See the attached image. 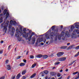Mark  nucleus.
I'll return each mask as SVG.
<instances>
[{
	"mask_svg": "<svg viewBox=\"0 0 79 79\" xmlns=\"http://www.w3.org/2000/svg\"><path fill=\"white\" fill-rule=\"evenodd\" d=\"M58 30H56L54 31L55 32L52 31L51 32L49 35L48 34H46L45 35V37L47 39H51L52 40H53V38H54V36H56V33H58Z\"/></svg>",
	"mask_w": 79,
	"mask_h": 79,
	"instance_id": "obj_1",
	"label": "nucleus"
},
{
	"mask_svg": "<svg viewBox=\"0 0 79 79\" xmlns=\"http://www.w3.org/2000/svg\"><path fill=\"white\" fill-rule=\"evenodd\" d=\"M27 30L26 28H24L23 29V31L22 32V35L23 37L25 38H27L28 37V33H27L25 31H26Z\"/></svg>",
	"mask_w": 79,
	"mask_h": 79,
	"instance_id": "obj_2",
	"label": "nucleus"
},
{
	"mask_svg": "<svg viewBox=\"0 0 79 79\" xmlns=\"http://www.w3.org/2000/svg\"><path fill=\"white\" fill-rule=\"evenodd\" d=\"M23 35V33H21L20 31H17L16 33L15 34V36L16 37L19 38L20 36H21Z\"/></svg>",
	"mask_w": 79,
	"mask_h": 79,
	"instance_id": "obj_3",
	"label": "nucleus"
},
{
	"mask_svg": "<svg viewBox=\"0 0 79 79\" xmlns=\"http://www.w3.org/2000/svg\"><path fill=\"white\" fill-rule=\"evenodd\" d=\"M63 55H64V52H59L57 54V55L58 57L61 56H63Z\"/></svg>",
	"mask_w": 79,
	"mask_h": 79,
	"instance_id": "obj_4",
	"label": "nucleus"
},
{
	"mask_svg": "<svg viewBox=\"0 0 79 79\" xmlns=\"http://www.w3.org/2000/svg\"><path fill=\"white\" fill-rule=\"evenodd\" d=\"M66 59V57H63L58 59L59 61H65Z\"/></svg>",
	"mask_w": 79,
	"mask_h": 79,
	"instance_id": "obj_5",
	"label": "nucleus"
},
{
	"mask_svg": "<svg viewBox=\"0 0 79 79\" xmlns=\"http://www.w3.org/2000/svg\"><path fill=\"white\" fill-rule=\"evenodd\" d=\"M71 36L72 39L73 38L74 39H76V38H77V36L76 35V33H74V31H73V35H72Z\"/></svg>",
	"mask_w": 79,
	"mask_h": 79,
	"instance_id": "obj_6",
	"label": "nucleus"
},
{
	"mask_svg": "<svg viewBox=\"0 0 79 79\" xmlns=\"http://www.w3.org/2000/svg\"><path fill=\"white\" fill-rule=\"evenodd\" d=\"M2 31L6 33V31H7V26L6 25L4 26Z\"/></svg>",
	"mask_w": 79,
	"mask_h": 79,
	"instance_id": "obj_7",
	"label": "nucleus"
},
{
	"mask_svg": "<svg viewBox=\"0 0 79 79\" xmlns=\"http://www.w3.org/2000/svg\"><path fill=\"white\" fill-rule=\"evenodd\" d=\"M34 32H33V33H31V35L29 36V37L28 38V41H31V38H32V35H34Z\"/></svg>",
	"mask_w": 79,
	"mask_h": 79,
	"instance_id": "obj_8",
	"label": "nucleus"
},
{
	"mask_svg": "<svg viewBox=\"0 0 79 79\" xmlns=\"http://www.w3.org/2000/svg\"><path fill=\"white\" fill-rule=\"evenodd\" d=\"M65 37H69V32L68 31H66V33L65 34Z\"/></svg>",
	"mask_w": 79,
	"mask_h": 79,
	"instance_id": "obj_9",
	"label": "nucleus"
},
{
	"mask_svg": "<svg viewBox=\"0 0 79 79\" xmlns=\"http://www.w3.org/2000/svg\"><path fill=\"white\" fill-rule=\"evenodd\" d=\"M74 47V45H71L68 48L67 50L72 49V48H73V47Z\"/></svg>",
	"mask_w": 79,
	"mask_h": 79,
	"instance_id": "obj_10",
	"label": "nucleus"
},
{
	"mask_svg": "<svg viewBox=\"0 0 79 79\" xmlns=\"http://www.w3.org/2000/svg\"><path fill=\"white\" fill-rule=\"evenodd\" d=\"M10 23L11 25H12L13 24L14 25H15V24H16V22L15 21H10Z\"/></svg>",
	"mask_w": 79,
	"mask_h": 79,
	"instance_id": "obj_11",
	"label": "nucleus"
},
{
	"mask_svg": "<svg viewBox=\"0 0 79 79\" xmlns=\"http://www.w3.org/2000/svg\"><path fill=\"white\" fill-rule=\"evenodd\" d=\"M51 76H56V72H52L50 73Z\"/></svg>",
	"mask_w": 79,
	"mask_h": 79,
	"instance_id": "obj_12",
	"label": "nucleus"
},
{
	"mask_svg": "<svg viewBox=\"0 0 79 79\" xmlns=\"http://www.w3.org/2000/svg\"><path fill=\"white\" fill-rule=\"evenodd\" d=\"M32 41L33 42V44H34V43H35V36H33L32 38Z\"/></svg>",
	"mask_w": 79,
	"mask_h": 79,
	"instance_id": "obj_13",
	"label": "nucleus"
},
{
	"mask_svg": "<svg viewBox=\"0 0 79 79\" xmlns=\"http://www.w3.org/2000/svg\"><path fill=\"white\" fill-rule=\"evenodd\" d=\"M20 77H21V74L20 73H19L17 74L16 77V79H19Z\"/></svg>",
	"mask_w": 79,
	"mask_h": 79,
	"instance_id": "obj_14",
	"label": "nucleus"
},
{
	"mask_svg": "<svg viewBox=\"0 0 79 79\" xmlns=\"http://www.w3.org/2000/svg\"><path fill=\"white\" fill-rule=\"evenodd\" d=\"M48 55H44L42 56L43 59H47L48 58Z\"/></svg>",
	"mask_w": 79,
	"mask_h": 79,
	"instance_id": "obj_15",
	"label": "nucleus"
},
{
	"mask_svg": "<svg viewBox=\"0 0 79 79\" xmlns=\"http://www.w3.org/2000/svg\"><path fill=\"white\" fill-rule=\"evenodd\" d=\"M25 64H26L25 63H22L19 64V66H25Z\"/></svg>",
	"mask_w": 79,
	"mask_h": 79,
	"instance_id": "obj_16",
	"label": "nucleus"
},
{
	"mask_svg": "<svg viewBox=\"0 0 79 79\" xmlns=\"http://www.w3.org/2000/svg\"><path fill=\"white\" fill-rule=\"evenodd\" d=\"M35 76H36V73H34L30 77V78H33V77H35Z\"/></svg>",
	"mask_w": 79,
	"mask_h": 79,
	"instance_id": "obj_17",
	"label": "nucleus"
},
{
	"mask_svg": "<svg viewBox=\"0 0 79 79\" xmlns=\"http://www.w3.org/2000/svg\"><path fill=\"white\" fill-rule=\"evenodd\" d=\"M15 32V28L14 27H13L12 28V32L13 34H13H14V32Z\"/></svg>",
	"mask_w": 79,
	"mask_h": 79,
	"instance_id": "obj_18",
	"label": "nucleus"
},
{
	"mask_svg": "<svg viewBox=\"0 0 79 79\" xmlns=\"http://www.w3.org/2000/svg\"><path fill=\"white\" fill-rule=\"evenodd\" d=\"M42 55L40 54L37 55L36 56V58H41V57H42Z\"/></svg>",
	"mask_w": 79,
	"mask_h": 79,
	"instance_id": "obj_19",
	"label": "nucleus"
},
{
	"mask_svg": "<svg viewBox=\"0 0 79 79\" xmlns=\"http://www.w3.org/2000/svg\"><path fill=\"white\" fill-rule=\"evenodd\" d=\"M7 67L8 70H11V66L10 65H8L7 66Z\"/></svg>",
	"mask_w": 79,
	"mask_h": 79,
	"instance_id": "obj_20",
	"label": "nucleus"
},
{
	"mask_svg": "<svg viewBox=\"0 0 79 79\" xmlns=\"http://www.w3.org/2000/svg\"><path fill=\"white\" fill-rule=\"evenodd\" d=\"M8 16H9V13L7 12L6 15V19H7L8 17Z\"/></svg>",
	"mask_w": 79,
	"mask_h": 79,
	"instance_id": "obj_21",
	"label": "nucleus"
},
{
	"mask_svg": "<svg viewBox=\"0 0 79 79\" xmlns=\"http://www.w3.org/2000/svg\"><path fill=\"white\" fill-rule=\"evenodd\" d=\"M42 40V39L38 38L37 41V42H38V43H40V42H42V40Z\"/></svg>",
	"mask_w": 79,
	"mask_h": 79,
	"instance_id": "obj_22",
	"label": "nucleus"
},
{
	"mask_svg": "<svg viewBox=\"0 0 79 79\" xmlns=\"http://www.w3.org/2000/svg\"><path fill=\"white\" fill-rule=\"evenodd\" d=\"M19 29L20 30V31H20L21 33L23 34V30H22L23 29V27H20Z\"/></svg>",
	"mask_w": 79,
	"mask_h": 79,
	"instance_id": "obj_23",
	"label": "nucleus"
},
{
	"mask_svg": "<svg viewBox=\"0 0 79 79\" xmlns=\"http://www.w3.org/2000/svg\"><path fill=\"white\" fill-rule=\"evenodd\" d=\"M74 29V26H72L71 27V32H73V30Z\"/></svg>",
	"mask_w": 79,
	"mask_h": 79,
	"instance_id": "obj_24",
	"label": "nucleus"
},
{
	"mask_svg": "<svg viewBox=\"0 0 79 79\" xmlns=\"http://www.w3.org/2000/svg\"><path fill=\"white\" fill-rule=\"evenodd\" d=\"M67 47V46H62L60 47V48L61 49H66Z\"/></svg>",
	"mask_w": 79,
	"mask_h": 79,
	"instance_id": "obj_25",
	"label": "nucleus"
},
{
	"mask_svg": "<svg viewBox=\"0 0 79 79\" xmlns=\"http://www.w3.org/2000/svg\"><path fill=\"white\" fill-rule=\"evenodd\" d=\"M26 73V70H24L22 71V75H24V74H25Z\"/></svg>",
	"mask_w": 79,
	"mask_h": 79,
	"instance_id": "obj_26",
	"label": "nucleus"
},
{
	"mask_svg": "<svg viewBox=\"0 0 79 79\" xmlns=\"http://www.w3.org/2000/svg\"><path fill=\"white\" fill-rule=\"evenodd\" d=\"M6 12H7V10L6 9H5L4 10V12H3V14L4 15H6Z\"/></svg>",
	"mask_w": 79,
	"mask_h": 79,
	"instance_id": "obj_27",
	"label": "nucleus"
},
{
	"mask_svg": "<svg viewBox=\"0 0 79 79\" xmlns=\"http://www.w3.org/2000/svg\"><path fill=\"white\" fill-rule=\"evenodd\" d=\"M64 35V32L63 31H62L61 33V34L60 35L62 37H63Z\"/></svg>",
	"mask_w": 79,
	"mask_h": 79,
	"instance_id": "obj_28",
	"label": "nucleus"
},
{
	"mask_svg": "<svg viewBox=\"0 0 79 79\" xmlns=\"http://www.w3.org/2000/svg\"><path fill=\"white\" fill-rule=\"evenodd\" d=\"M27 31H29V32H28V35H29H29H31V32H32V31H31V30H29V29H27Z\"/></svg>",
	"mask_w": 79,
	"mask_h": 79,
	"instance_id": "obj_29",
	"label": "nucleus"
},
{
	"mask_svg": "<svg viewBox=\"0 0 79 79\" xmlns=\"http://www.w3.org/2000/svg\"><path fill=\"white\" fill-rule=\"evenodd\" d=\"M44 73L45 74H47L48 73V70H44Z\"/></svg>",
	"mask_w": 79,
	"mask_h": 79,
	"instance_id": "obj_30",
	"label": "nucleus"
},
{
	"mask_svg": "<svg viewBox=\"0 0 79 79\" xmlns=\"http://www.w3.org/2000/svg\"><path fill=\"white\" fill-rule=\"evenodd\" d=\"M55 26H56L54 25V26H53L52 27H51V29H52V31H54V30H55Z\"/></svg>",
	"mask_w": 79,
	"mask_h": 79,
	"instance_id": "obj_31",
	"label": "nucleus"
},
{
	"mask_svg": "<svg viewBox=\"0 0 79 79\" xmlns=\"http://www.w3.org/2000/svg\"><path fill=\"white\" fill-rule=\"evenodd\" d=\"M62 37L61 36H60V35H58V39L59 40H61V38Z\"/></svg>",
	"mask_w": 79,
	"mask_h": 79,
	"instance_id": "obj_32",
	"label": "nucleus"
},
{
	"mask_svg": "<svg viewBox=\"0 0 79 79\" xmlns=\"http://www.w3.org/2000/svg\"><path fill=\"white\" fill-rule=\"evenodd\" d=\"M76 28L77 29H79V25H75Z\"/></svg>",
	"mask_w": 79,
	"mask_h": 79,
	"instance_id": "obj_33",
	"label": "nucleus"
},
{
	"mask_svg": "<svg viewBox=\"0 0 79 79\" xmlns=\"http://www.w3.org/2000/svg\"><path fill=\"white\" fill-rule=\"evenodd\" d=\"M36 65V64H33L31 66L32 68H33Z\"/></svg>",
	"mask_w": 79,
	"mask_h": 79,
	"instance_id": "obj_34",
	"label": "nucleus"
},
{
	"mask_svg": "<svg viewBox=\"0 0 79 79\" xmlns=\"http://www.w3.org/2000/svg\"><path fill=\"white\" fill-rule=\"evenodd\" d=\"M58 35H56L55 38V41L57 40H58Z\"/></svg>",
	"mask_w": 79,
	"mask_h": 79,
	"instance_id": "obj_35",
	"label": "nucleus"
},
{
	"mask_svg": "<svg viewBox=\"0 0 79 79\" xmlns=\"http://www.w3.org/2000/svg\"><path fill=\"white\" fill-rule=\"evenodd\" d=\"M2 22H3V18L2 17H1L0 18V23H2Z\"/></svg>",
	"mask_w": 79,
	"mask_h": 79,
	"instance_id": "obj_36",
	"label": "nucleus"
},
{
	"mask_svg": "<svg viewBox=\"0 0 79 79\" xmlns=\"http://www.w3.org/2000/svg\"><path fill=\"white\" fill-rule=\"evenodd\" d=\"M60 63V62H56L54 64L55 65H57L58 64H59Z\"/></svg>",
	"mask_w": 79,
	"mask_h": 79,
	"instance_id": "obj_37",
	"label": "nucleus"
},
{
	"mask_svg": "<svg viewBox=\"0 0 79 79\" xmlns=\"http://www.w3.org/2000/svg\"><path fill=\"white\" fill-rule=\"evenodd\" d=\"M30 58L31 59H33V58H34V56H33L31 55V56H30Z\"/></svg>",
	"mask_w": 79,
	"mask_h": 79,
	"instance_id": "obj_38",
	"label": "nucleus"
},
{
	"mask_svg": "<svg viewBox=\"0 0 79 79\" xmlns=\"http://www.w3.org/2000/svg\"><path fill=\"white\" fill-rule=\"evenodd\" d=\"M79 51L77 54H76L75 55L74 57H77V56H79Z\"/></svg>",
	"mask_w": 79,
	"mask_h": 79,
	"instance_id": "obj_39",
	"label": "nucleus"
},
{
	"mask_svg": "<svg viewBox=\"0 0 79 79\" xmlns=\"http://www.w3.org/2000/svg\"><path fill=\"white\" fill-rule=\"evenodd\" d=\"M76 32L77 34H79V31L77 29L76 30Z\"/></svg>",
	"mask_w": 79,
	"mask_h": 79,
	"instance_id": "obj_40",
	"label": "nucleus"
},
{
	"mask_svg": "<svg viewBox=\"0 0 79 79\" xmlns=\"http://www.w3.org/2000/svg\"><path fill=\"white\" fill-rule=\"evenodd\" d=\"M76 50H78L79 49V45L77 47H76L75 48Z\"/></svg>",
	"mask_w": 79,
	"mask_h": 79,
	"instance_id": "obj_41",
	"label": "nucleus"
},
{
	"mask_svg": "<svg viewBox=\"0 0 79 79\" xmlns=\"http://www.w3.org/2000/svg\"><path fill=\"white\" fill-rule=\"evenodd\" d=\"M8 62H9V60H7L6 61V64H8Z\"/></svg>",
	"mask_w": 79,
	"mask_h": 79,
	"instance_id": "obj_42",
	"label": "nucleus"
},
{
	"mask_svg": "<svg viewBox=\"0 0 79 79\" xmlns=\"http://www.w3.org/2000/svg\"><path fill=\"white\" fill-rule=\"evenodd\" d=\"M57 76L58 77H60V76H61V74H60V73H58Z\"/></svg>",
	"mask_w": 79,
	"mask_h": 79,
	"instance_id": "obj_43",
	"label": "nucleus"
},
{
	"mask_svg": "<svg viewBox=\"0 0 79 79\" xmlns=\"http://www.w3.org/2000/svg\"><path fill=\"white\" fill-rule=\"evenodd\" d=\"M5 77H2L0 78V79H5Z\"/></svg>",
	"mask_w": 79,
	"mask_h": 79,
	"instance_id": "obj_44",
	"label": "nucleus"
},
{
	"mask_svg": "<svg viewBox=\"0 0 79 79\" xmlns=\"http://www.w3.org/2000/svg\"><path fill=\"white\" fill-rule=\"evenodd\" d=\"M15 79V76L12 77H11V79Z\"/></svg>",
	"mask_w": 79,
	"mask_h": 79,
	"instance_id": "obj_45",
	"label": "nucleus"
},
{
	"mask_svg": "<svg viewBox=\"0 0 79 79\" xmlns=\"http://www.w3.org/2000/svg\"><path fill=\"white\" fill-rule=\"evenodd\" d=\"M44 76H45V74H44V73L42 74L41 76H42V77Z\"/></svg>",
	"mask_w": 79,
	"mask_h": 79,
	"instance_id": "obj_46",
	"label": "nucleus"
},
{
	"mask_svg": "<svg viewBox=\"0 0 79 79\" xmlns=\"http://www.w3.org/2000/svg\"><path fill=\"white\" fill-rule=\"evenodd\" d=\"M22 79H26V77L25 76H23Z\"/></svg>",
	"mask_w": 79,
	"mask_h": 79,
	"instance_id": "obj_47",
	"label": "nucleus"
},
{
	"mask_svg": "<svg viewBox=\"0 0 79 79\" xmlns=\"http://www.w3.org/2000/svg\"><path fill=\"white\" fill-rule=\"evenodd\" d=\"M23 61L24 63H26V61H26V60H25V59H23Z\"/></svg>",
	"mask_w": 79,
	"mask_h": 79,
	"instance_id": "obj_48",
	"label": "nucleus"
},
{
	"mask_svg": "<svg viewBox=\"0 0 79 79\" xmlns=\"http://www.w3.org/2000/svg\"><path fill=\"white\" fill-rule=\"evenodd\" d=\"M21 58V56H18L17 57V59H19L20 58Z\"/></svg>",
	"mask_w": 79,
	"mask_h": 79,
	"instance_id": "obj_49",
	"label": "nucleus"
},
{
	"mask_svg": "<svg viewBox=\"0 0 79 79\" xmlns=\"http://www.w3.org/2000/svg\"><path fill=\"white\" fill-rule=\"evenodd\" d=\"M3 53V51H0V54H2Z\"/></svg>",
	"mask_w": 79,
	"mask_h": 79,
	"instance_id": "obj_50",
	"label": "nucleus"
},
{
	"mask_svg": "<svg viewBox=\"0 0 79 79\" xmlns=\"http://www.w3.org/2000/svg\"><path fill=\"white\" fill-rule=\"evenodd\" d=\"M1 44H3V41L1 40L0 42Z\"/></svg>",
	"mask_w": 79,
	"mask_h": 79,
	"instance_id": "obj_51",
	"label": "nucleus"
},
{
	"mask_svg": "<svg viewBox=\"0 0 79 79\" xmlns=\"http://www.w3.org/2000/svg\"><path fill=\"white\" fill-rule=\"evenodd\" d=\"M75 61H76V60H75V61H73V62L72 63V64H73L74 62H75Z\"/></svg>",
	"mask_w": 79,
	"mask_h": 79,
	"instance_id": "obj_52",
	"label": "nucleus"
},
{
	"mask_svg": "<svg viewBox=\"0 0 79 79\" xmlns=\"http://www.w3.org/2000/svg\"><path fill=\"white\" fill-rule=\"evenodd\" d=\"M41 45H44V44L43 43H41Z\"/></svg>",
	"mask_w": 79,
	"mask_h": 79,
	"instance_id": "obj_53",
	"label": "nucleus"
},
{
	"mask_svg": "<svg viewBox=\"0 0 79 79\" xmlns=\"http://www.w3.org/2000/svg\"><path fill=\"white\" fill-rule=\"evenodd\" d=\"M65 71L66 72H68V69H67L65 70Z\"/></svg>",
	"mask_w": 79,
	"mask_h": 79,
	"instance_id": "obj_54",
	"label": "nucleus"
},
{
	"mask_svg": "<svg viewBox=\"0 0 79 79\" xmlns=\"http://www.w3.org/2000/svg\"><path fill=\"white\" fill-rule=\"evenodd\" d=\"M78 78H79V75H78V77H77L76 78V79H78Z\"/></svg>",
	"mask_w": 79,
	"mask_h": 79,
	"instance_id": "obj_55",
	"label": "nucleus"
},
{
	"mask_svg": "<svg viewBox=\"0 0 79 79\" xmlns=\"http://www.w3.org/2000/svg\"><path fill=\"white\" fill-rule=\"evenodd\" d=\"M60 73H61V72H63V70L62 69H60Z\"/></svg>",
	"mask_w": 79,
	"mask_h": 79,
	"instance_id": "obj_56",
	"label": "nucleus"
},
{
	"mask_svg": "<svg viewBox=\"0 0 79 79\" xmlns=\"http://www.w3.org/2000/svg\"><path fill=\"white\" fill-rule=\"evenodd\" d=\"M63 25H61V26H60V29H63Z\"/></svg>",
	"mask_w": 79,
	"mask_h": 79,
	"instance_id": "obj_57",
	"label": "nucleus"
},
{
	"mask_svg": "<svg viewBox=\"0 0 79 79\" xmlns=\"http://www.w3.org/2000/svg\"><path fill=\"white\" fill-rule=\"evenodd\" d=\"M4 7H3V6H2V7H1V9H2V10H3V8H4Z\"/></svg>",
	"mask_w": 79,
	"mask_h": 79,
	"instance_id": "obj_58",
	"label": "nucleus"
},
{
	"mask_svg": "<svg viewBox=\"0 0 79 79\" xmlns=\"http://www.w3.org/2000/svg\"><path fill=\"white\" fill-rule=\"evenodd\" d=\"M44 43H45V42H46V40L45 39L43 41Z\"/></svg>",
	"mask_w": 79,
	"mask_h": 79,
	"instance_id": "obj_59",
	"label": "nucleus"
},
{
	"mask_svg": "<svg viewBox=\"0 0 79 79\" xmlns=\"http://www.w3.org/2000/svg\"><path fill=\"white\" fill-rule=\"evenodd\" d=\"M69 78H70V76H69L67 77V79H69Z\"/></svg>",
	"mask_w": 79,
	"mask_h": 79,
	"instance_id": "obj_60",
	"label": "nucleus"
},
{
	"mask_svg": "<svg viewBox=\"0 0 79 79\" xmlns=\"http://www.w3.org/2000/svg\"><path fill=\"white\" fill-rule=\"evenodd\" d=\"M73 75H75V74H76V73H75V72H73Z\"/></svg>",
	"mask_w": 79,
	"mask_h": 79,
	"instance_id": "obj_61",
	"label": "nucleus"
},
{
	"mask_svg": "<svg viewBox=\"0 0 79 79\" xmlns=\"http://www.w3.org/2000/svg\"><path fill=\"white\" fill-rule=\"evenodd\" d=\"M75 73V74H77V73H79V72L77 71V72H76Z\"/></svg>",
	"mask_w": 79,
	"mask_h": 79,
	"instance_id": "obj_62",
	"label": "nucleus"
},
{
	"mask_svg": "<svg viewBox=\"0 0 79 79\" xmlns=\"http://www.w3.org/2000/svg\"><path fill=\"white\" fill-rule=\"evenodd\" d=\"M70 45V43H68L67 44V45Z\"/></svg>",
	"mask_w": 79,
	"mask_h": 79,
	"instance_id": "obj_63",
	"label": "nucleus"
},
{
	"mask_svg": "<svg viewBox=\"0 0 79 79\" xmlns=\"http://www.w3.org/2000/svg\"><path fill=\"white\" fill-rule=\"evenodd\" d=\"M48 32H51V29H50Z\"/></svg>",
	"mask_w": 79,
	"mask_h": 79,
	"instance_id": "obj_64",
	"label": "nucleus"
}]
</instances>
